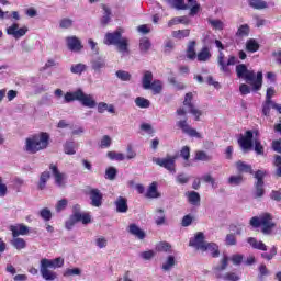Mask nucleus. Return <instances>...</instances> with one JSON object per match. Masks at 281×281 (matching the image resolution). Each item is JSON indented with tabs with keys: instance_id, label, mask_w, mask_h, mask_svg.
<instances>
[{
	"instance_id": "1",
	"label": "nucleus",
	"mask_w": 281,
	"mask_h": 281,
	"mask_svg": "<svg viewBox=\"0 0 281 281\" xmlns=\"http://www.w3.org/2000/svg\"><path fill=\"white\" fill-rule=\"evenodd\" d=\"M122 29H117L112 33H106L103 43L104 45H114L119 54H122V56H128V54H131V49L128 48L131 40H128V37L122 36Z\"/></svg>"
},
{
	"instance_id": "2",
	"label": "nucleus",
	"mask_w": 281,
	"mask_h": 281,
	"mask_svg": "<svg viewBox=\"0 0 281 281\" xmlns=\"http://www.w3.org/2000/svg\"><path fill=\"white\" fill-rule=\"evenodd\" d=\"M237 78H243L247 85L252 87L254 91H260L262 89V71H258L257 75L254 70H249L245 64L236 66Z\"/></svg>"
},
{
	"instance_id": "3",
	"label": "nucleus",
	"mask_w": 281,
	"mask_h": 281,
	"mask_svg": "<svg viewBox=\"0 0 281 281\" xmlns=\"http://www.w3.org/2000/svg\"><path fill=\"white\" fill-rule=\"evenodd\" d=\"M49 146V134L42 132L25 139L24 150L31 155H36Z\"/></svg>"
},
{
	"instance_id": "4",
	"label": "nucleus",
	"mask_w": 281,
	"mask_h": 281,
	"mask_svg": "<svg viewBox=\"0 0 281 281\" xmlns=\"http://www.w3.org/2000/svg\"><path fill=\"white\" fill-rule=\"evenodd\" d=\"M65 265V259L63 257L55 258V259H47L43 258L40 261V272L44 280L46 281H54L58 278V274L50 269H59Z\"/></svg>"
},
{
	"instance_id": "5",
	"label": "nucleus",
	"mask_w": 281,
	"mask_h": 281,
	"mask_svg": "<svg viewBox=\"0 0 281 281\" xmlns=\"http://www.w3.org/2000/svg\"><path fill=\"white\" fill-rule=\"evenodd\" d=\"M249 225L256 229L261 225V234L263 236H271L273 229H276V223L273 222V215L270 213H262L259 216H254L249 221Z\"/></svg>"
},
{
	"instance_id": "6",
	"label": "nucleus",
	"mask_w": 281,
	"mask_h": 281,
	"mask_svg": "<svg viewBox=\"0 0 281 281\" xmlns=\"http://www.w3.org/2000/svg\"><path fill=\"white\" fill-rule=\"evenodd\" d=\"M175 10H189V16H196L201 12V4L196 0H165Z\"/></svg>"
},
{
	"instance_id": "7",
	"label": "nucleus",
	"mask_w": 281,
	"mask_h": 281,
	"mask_svg": "<svg viewBox=\"0 0 281 281\" xmlns=\"http://www.w3.org/2000/svg\"><path fill=\"white\" fill-rule=\"evenodd\" d=\"M215 46L221 49L217 56V65L220 67V71L224 74H229V67L236 65V56L229 55L227 61H225V54L223 49H225V45L218 40H215Z\"/></svg>"
},
{
	"instance_id": "8",
	"label": "nucleus",
	"mask_w": 281,
	"mask_h": 281,
	"mask_svg": "<svg viewBox=\"0 0 281 281\" xmlns=\"http://www.w3.org/2000/svg\"><path fill=\"white\" fill-rule=\"evenodd\" d=\"M227 265H229V257L224 256L221 259V265L213 268V273L215 278L218 280H226V281H238L240 280V277L236 274L235 272H227L223 274V271L227 269Z\"/></svg>"
},
{
	"instance_id": "9",
	"label": "nucleus",
	"mask_w": 281,
	"mask_h": 281,
	"mask_svg": "<svg viewBox=\"0 0 281 281\" xmlns=\"http://www.w3.org/2000/svg\"><path fill=\"white\" fill-rule=\"evenodd\" d=\"M177 115H179L180 117H184L176 123L178 128L182 130V133H184L186 135H189V137H196V139H203V136L201 135V133H199L196 130L192 128L188 124V116H186L187 115L186 109L183 108L178 109Z\"/></svg>"
},
{
	"instance_id": "10",
	"label": "nucleus",
	"mask_w": 281,
	"mask_h": 281,
	"mask_svg": "<svg viewBox=\"0 0 281 281\" xmlns=\"http://www.w3.org/2000/svg\"><path fill=\"white\" fill-rule=\"evenodd\" d=\"M265 177H267V171L265 170H257L255 172V199H262L265 196Z\"/></svg>"
},
{
	"instance_id": "11",
	"label": "nucleus",
	"mask_w": 281,
	"mask_h": 281,
	"mask_svg": "<svg viewBox=\"0 0 281 281\" xmlns=\"http://www.w3.org/2000/svg\"><path fill=\"white\" fill-rule=\"evenodd\" d=\"M86 194L89 196L92 207H102V199H104V195L100 189L89 187L86 190Z\"/></svg>"
},
{
	"instance_id": "12",
	"label": "nucleus",
	"mask_w": 281,
	"mask_h": 281,
	"mask_svg": "<svg viewBox=\"0 0 281 281\" xmlns=\"http://www.w3.org/2000/svg\"><path fill=\"white\" fill-rule=\"evenodd\" d=\"M154 164L169 170V172H177L175 169V162L177 161V156H167L165 158H153Z\"/></svg>"
},
{
	"instance_id": "13",
	"label": "nucleus",
	"mask_w": 281,
	"mask_h": 281,
	"mask_svg": "<svg viewBox=\"0 0 281 281\" xmlns=\"http://www.w3.org/2000/svg\"><path fill=\"white\" fill-rule=\"evenodd\" d=\"M30 32V29L27 26H19V23H13L9 27H7V34L8 36H12L15 41H19L20 38H23L25 34Z\"/></svg>"
},
{
	"instance_id": "14",
	"label": "nucleus",
	"mask_w": 281,
	"mask_h": 281,
	"mask_svg": "<svg viewBox=\"0 0 281 281\" xmlns=\"http://www.w3.org/2000/svg\"><path fill=\"white\" fill-rule=\"evenodd\" d=\"M49 170L52 171L55 179V184L58 188H65V186L67 184V173L60 172V170H58V166L54 164L49 165Z\"/></svg>"
},
{
	"instance_id": "15",
	"label": "nucleus",
	"mask_w": 281,
	"mask_h": 281,
	"mask_svg": "<svg viewBox=\"0 0 281 281\" xmlns=\"http://www.w3.org/2000/svg\"><path fill=\"white\" fill-rule=\"evenodd\" d=\"M77 101L80 102L82 106H87L88 109H95L98 106V102H95L93 94H87L85 91H82V89H79Z\"/></svg>"
},
{
	"instance_id": "16",
	"label": "nucleus",
	"mask_w": 281,
	"mask_h": 281,
	"mask_svg": "<svg viewBox=\"0 0 281 281\" xmlns=\"http://www.w3.org/2000/svg\"><path fill=\"white\" fill-rule=\"evenodd\" d=\"M243 153H249L254 148V132L247 131L245 136L238 139Z\"/></svg>"
},
{
	"instance_id": "17",
	"label": "nucleus",
	"mask_w": 281,
	"mask_h": 281,
	"mask_svg": "<svg viewBox=\"0 0 281 281\" xmlns=\"http://www.w3.org/2000/svg\"><path fill=\"white\" fill-rule=\"evenodd\" d=\"M192 98H193L192 92H188L184 97L183 104L184 106H188L190 114L194 115L195 121L199 122L201 115H203V112L194 108V104H192Z\"/></svg>"
},
{
	"instance_id": "18",
	"label": "nucleus",
	"mask_w": 281,
	"mask_h": 281,
	"mask_svg": "<svg viewBox=\"0 0 281 281\" xmlns=\"http://www.w3.org/2000/svg\"><path fill=\"white\" fill-rule=\"evenodd\" d=\"M205 234L203 232H199L195 234L194 238H191L189 241V247H194L195 249H200V251L203 250V247H205Z\"/></svg>"
},
{
	"instance_id": "19",
	"label": "nucleus",
	"mask_w": 281,
	"mask_h": 281,
	"mask_svg": "<svg viewBox=\"0 0 281 281\" xmlns=\"http://www.w3.org/2000/svg\"><path fill=\"white\" fill-rule=\"evenodd\" d=\"M114 205L119 214H126L128 212V200L124 196L116 198Z\"/></svg>"
},
{
	"instance_id": "20",
	"label": "nucleus",
	"mask_w": 281,
	"mask_h": 281,
	"mask_svg": "<svg viewBox=\"0 0 281 281\" xmlns=\"http://www.w3.org/2000/svg\"><path fill=\"white\" fill-rule=\"evenodd\" d=\"M66 42L70 52H80L82 49V42L76 36L67 37Z\"/></svg>"
},
{
	"instance_id": "21",
	"label": "nucleus",
	"mask_w": 281,
	"mask_h": 281,
	"mask_svg": "<svg viewBox=\"0 0 281 281\" xmlns=\"http://www.w3.org/2000/svg\"><path fill=\"white\" fill-rule=\"evenodd\" d=\"M91 69L95 74H100L102 69H106V59L104 57H97L91 60Z\"/></svg>"
},
{
	"instance_id": "22",
	"label": "nucleus",
	"mask_w": 281,
	"mask_h": 281,
	"mask_svg": "<svg viewBox=\"0 0 281 281\" xmlns=\"http://www.w3.org/2000/svg\"><path fill=\"white\" fill-rule=\"evenodd\" d=\"M10 231L12 232L13 238H19V236H27V234H30V227L23 224L11 226Z\"/></svg>"
},
{
	"instance_id": "23",
	"label": "nucleus",
	"mask_w": 281,
	"mask_h": 281,
	"mask_svg": "<svg viewBox=\"0 0 281 281\" xmlns=\"http://www.w3.org/2000/svg\"><path fill=\"white\" fill-rule=\"evenodd\" d=\"M128 234L138 238V240H144L146 238V232H144L137 224H130L127 228Z\"/></svg>"
},
{
	"instance_id": "24",
	"label": "nucleus",
	"mask_w": 281,
	"mask_h": 281,
	"mask_svg": "<svg viewBox=\"0 0 281 281\" xmlns=\"http://www.w3.org/2000/svg\"><path fill=\"white\" fill-rule=\"evenodd\" d=\"M202 251H210L212 258H218L221 251L218 250V245L216 243H207L202 246Z\"/></svg>"
},
{
	"instance_id": "25",
	"label": "nucleus",
	"mask_w": 281,
	"mask_h": 281,
	"mask_svg": "<svg viewBox=\"0 0 281 281\" xmlns=\"http://www.w3.org/2000/svg\"><path fill=\"white\" fill-rule=\"evenodd\" d=\"M153 85V71L145 70L142 78V87L145 91L150 90V86Z\"/></svg>"
},
{
	"instance_id": "26",
	"label": "nucleus",
	"mask_w": 281,
	"mask_h": 281,
	"mask_svg": "<svg viewBox=\"0 0 281 281\" xmlns=\"http://www.w3.org/2000/svg\"><path fill=\"white\" fill-rule=\"evenodd\" d=\"M247 243L250 245V247H252V249H258V251H267V245L262 241H258L256 237H248Z\"/></svg>"
},
{
	"instance_id": "27",
	"label": "nucleus",
	"mask_w": 281,
	"mask_h": 281,
	"mask_svg": "<svg viewBox=\"0 0 281 281\" xmlns=\"http://www.w3.org/2000/svg\"><path fill=\"white\" fill-rule=\"evenodd\" d=\"M236 168H237L238 172L254 175V167H251V165H249L243 160H239L236 162Z\"/></svg>"
},
{
	"instance_id": "28",
	"label": "nucleus",
	"mask_w": 281,
	"mask_h": 281,
	"mask_svg": "<svg viewBox=\"0 0 281 281\" xmlns=\"http://www.w3.org/2000/svg\"><path fill=\"white\" fill-rule=\"evenodd\" d=\"M103 15L101 18V25L106 27L109 23H111V8L106 7V4H102Z\"/></svg>"
},
{
	"instance_id": "29",
	"label": "nucleus",
	"mask_w": 281,
	"mask_h": 281,
	"mask_svg": "<svg viewBox=\"0 0 281 281\" xmlns=\"http://www.w3.org/2000/svg\"><path fill=\"white\" fill-rule=\"evenodd\" d=\"M179 24L190 25V19L186 15L176 16L168 22V27H172V25H179Z\"/></svg>"
},
{
	"instance_id": "30",
	"label": "nucleus",
	"mask_w": 281,
	"mask_h": 281,
	"mask_svg": "<svg viewBox=\"0 0 281 281\" xmlns=\"http://www.w3.org/2000/svg\"><path fill=\"white\" fill-rule=\"evenodd\" d=\"M150 47H153V43H150V40L148 37H142L139 40L140 54H148V52L150 50Z\"/></svg>"
},
{
	"instance_id": "31",
	"label": "nucleus",
	"mask_w": 281,
	"mask_h": 281,
	"mask_svg": "<svg viewBox=\"0 0 281 281\" xmlns=\"http://www.w3.org/2000/svg\"><path fill=\"white\" fill-rule=\"evenodd\" d=\"M186 196L191 205H199L201 203V195L196 191H189L186 193Z\"/></svg>"
},
{
	"instance_id": "32",
	"label": "nucleus",
	"mask_w": 281,
	"mask_h": 281,
	"mask_svg": "<svg viewBox=\"0 0 281 281\" xmlns=\"http://www.w3.org/2000/svg\"><path fill=\"white\" fill-rule=\"evenodd\" d=\"M195 58H198L199 63H207L212 58V53H210V48L203 47Z\"/></svg>"
},
{
	"instance_id": "33",
	"label": "nucleus",
	"mask_w": 281,
	"mask_h": 281,
	"mask_svg": "<svg viewBox=\"0 0 281 281\" xmlns=\"http://www.w3.org/2000/svg\"><path fill=\"white\" fill-rule=\"evenodd\" d=\"M154 95H159V93H161V91H164V82L159 79H155L149 88Z\"/></svg>"
},
{
	"instance_id": "34",
	"label": "nucleus",
	"mask_w": 281,
	"mask_h": 281,
	"mask_svg": "<svg viewBox=\"0 0 281 281\" xmlns=\"http://www.w3.org/2000/svg\"><path fill=\"white\" fill-rule=\"evenodd\" d=\"M52 178V173L49 171H44L40 176V181H38V189L40 190H45V187L47 186V181Z\"/></svg>"
},
{
	"instance_id": "35",
	"label": "nucleus",
	"mask_w": 281,
	"mask_h": 281,
	"mask_svg": "<svg viewBox=\"0 0 281 281\" xmlns=\"http://www.w3.org/2000/svg\"><path fill=\"white\" fill-rule=\"evenodd\" d=\"M196 42L192 41L189 43L188 48H187V58L189 60H194L196 58Z\"/></svg>"
},
{
	"instance_id": "36",
	"label": "nucleus",
	"mask_w": 281,
	"mask_h": 281,
	"mask_svg": "<svg viewBox=\"0 0 281 281\" xmlns=\"http://www.w3.org/2000/svg\"><path fill=\"white\" fill-rule=\"evenodd\" d=\"M115 76L122 82H131V80L133 78V75H131V72H128L126 70H117L115 72Z\"/></svg>"
},
{
	"instance_id": "37",
	"label": "nucleus",
	"mask_w": 281,
	"mask_h": 281,
	"mask_svg": "<svg viewBox=\"0 0 281 281\" xmlns=\"http://www.w3.org/2000/svg\"><path fill=\"white\" fill-rule=\"evenodd\" d=\"M246 49L247 52H250L251 54L258 52L260 49V44L254 38H250L246 42Z\"/></svg>"
},
{
	"instance_id": "38",
	"label": "nucleus",
	"mask_w": 281,
	"mask_h": 281,
	"mask_svg": "<svg viewBox=\"0 0 281 281\" xmlns=\"http://www.w3.org/2000/svg\"><path fill=\"white\" fill-rule=\"evenodd\" d=\"M249 5L254 8V10H266V8H269V4L263 0L249 1Z\"/></svg>"
},
{
	"instance_id": "39",
	"label": "nucleus",
	"mask_w": 281,
	"mask_h": 281,
	"mask_svg": "<svg viewBox=\"0 0 281 281\" xmlns=\"http://www.w3.org/2000/svg\"><path fill=\"white\" fill-rule=\"evenodd\" d=\"M71 74H76L77 76H82L85 71H87V65L85 64H75L70 67Z\"/></svg>"
},
{
	"instance_id": "40",
	"label": "nucleus",
	"mask_w": 281,
	"mask_h": 281,
	"mask_svg": "<svg viewBox=\"0 0 281 281\" xmlns=\"http://www.w3.org/2000/svg\"><path fill=\"white\" fill-rule=\"evenodd\" d=\"M172 36L173 38H178V41H181L182 38H188V36H190V29L173 31Z\"/></svg>"
},
{
	"instance_id": "41",
	"label": "nucleus",
	"mask_w": 281,
	"mask_h": 281,
	"mask_svg": "<svg viewBox=\"0 0 281 281\" xmlns=\"http://www.w3.org/2000/svg\"><path fill=\"white\" fill-rule=\"evenodd\" d=\"M64 153L66 155H76V143L72 140H68L64 145Z\"/></svg>"
},
{
	"instance_id": "42",
	"label": "nucleus",
	"mask_w": 281,
	"mask_h": 281,
	"mask_svg": "<svg viewBox=\"0 0 281 281\" xmlns=\"http://www.w3.org/2000/svg\"><path fill=\"white\" fill-rule=\"evenodd\" d=\"M106 157L112 161H124V159H126L124 154L117 151H108Z\"/></svg>"
},
{
	"instance_id": "43",
	"label": "nucleus",
	"mask_w": 281,
	"mask_h": 281,
	"mask_svg": "<svg viewBox=\"0 0 281 281\" xmlns=\"http://www.w3.org/2000/svg\"><path fill=\"white\" fill-rule=\"evenodd\" d=\"M156 212L158 214L155 218L156 225H166V214L164 213V209H158Z\"/></svg>"
},
{
	"instance_id": "44",
	"label": "nucleus",
	"mask_w": 281,
	"mask_h": 281,
	"mask_svg": "<svg viewBox=\"0 0 281 281\" xmlns=\"http://www.w3.org/2000/svg\"><path fill=\"white\" fill-rule=\"evenodd\" d=\"M135 104L138 109H148L150 106V101L144 97H138L135 99Z\"/></svg>"
},
{
	"instance_id": "45",
	"label": "nucleus",
	"mask_w": 281,
	"mask_h": 281,
	"mask_svg": "<svg viewBox=\"0 0 281 281\" xmlns=\"http://www.w3.org/2000/svg\"><path fill=\"white\" fill-rule=\"evenodd\" d=\"M79 95H80V89H78L74 92H67L64 97V100L66 103L75 102V100H78Z\"/></svg>"
},
{
	"instance_id": "46",
	"label": "nucleus",
	"mask_w": 281,
	"mask_h": 281,
	"mask_svg": "<svg viewBox=\"0 0 281 281\" xmlns=\"http://www.w3.org/2000/svg\"><path fill=\"white\" fill-rule=\"evenodd\" d=\"M169 85H172L177 91H183L186 89V86L182 82L177 81V78L175 76L168 77Z\"/></svg>"
},
{
	"instance_id": "47",
	"label": "nucleus",
	"mask_w": 281,
	"mask_h": 281,
	"mask_svg": "<svg viewBox=\"0 0 281 281\" xmlns=\"http://www.w3.org/2000/svg\"><path fill=\"white\" fill-rule=\"evenodd\" d=\"M11 245H12L15 249H25L26 243H25V239H23V238L14 237V238L11 240Z\"/></svg>"
},
{
	"instance_id": "48",
	"label": "nucleus",
	"mask_w": 281,
	"mask_h": 281,
	"mask_svg": "<svg viewBox=\"0 0 281 281\" xmlns=\"http://www.w3.org/2000/svg\"><path fill=\"white\" fill-rule=\"evenodd\" d=\"M207 23L213 27V30H223L225 27V24H223V21L221 20H214L212 18L207 19Z\"/></svg>"
},
{
	"instance_id": "49",
	"label": "nucleus",
	"mask_w": 281,
	"mask_h": 281,
	"mask_svg": "<svg viewBox=\"0 0 281 281\" xmlns=\"http://www.w3.org/2000/svg\"><path fill=\"white\" fill-rule=\"evenodd\" d=\"M243 181H244V178L241 175L231 176L228 178V186H240Z\"/></svg>"
},
{
	"instance_id": "50",
	"label": "nucleus",
	"mask_w": 281,
	"mask_h": 281,
	"mask_svg": "<svg viewBox=\"0 0 281 281\" xmlns=\"http://www.w3.org/2000/svg\"><path fill=\"white\" fill-rule=\"evenodd\" d=\"M115 177H117V169L115 167H109L105 170V179H109V181H114Z\"/></svg>"
},
{
	"instance_id": "51",
	"label": "nucleus",
	"mask_w": 281,
	"mask_h": 281,
	"mask_svg": "<svg viewBox=\"0 0 281 281\" xmlns=\"http://www.w3.org/2000/svg\"><path fill=\"white\" fill-rule=\"evenodd\" d=\"M236 36H249V25L248 24H243L238 27L237 32H236Z\"/></svg>"
},
{
	"instance_id": "52",
	"label": "nucleus",
	"mask_w": 281,
	"mask_h": 281,
	"mask_svg": "<svg viewBox=\"0 0 281 281\" xmlns=\"http://www.w3.org/2000/svg\"><path fill=\"white\" fill-rule=\"evenodd\" d=\"M172 267H175V257L169 256L167 258L166 262L162 263V270L164 271H170Z\"/></svg>"
},
{
	"instance_id": "53",
	"label": "nucleus",
	"mask_w": 281,
	"mask_h": 281,
	"mask_svg": "<svg viewBox=\"0 0 281 281\" xmlns=\"http://www.w3.org/2000/svg\"><path fill=\"white\" fill-rule=\"evenodd\" d=\"M148 199H157V182H153L147 191Z\"/></svg>"
},
{
	"instance_id": "54",
	"label": "nucleus",
	"mask_w": 281,
	"mask_h": 281,
	"mask_svg": "<svg viewBox=\"0 0 281 281\" xmlns=\"http://www.w3.org/2000/svg\"><path fill=\"white\" fill-rule=\"evenodd\" d=\"M254 150L256 155H265V146H262V143H260V139H255L254 140Z\"/></svg>"
},
{
	"instance_id": "55",
	"label": "nucleus",
	"mask_w": 281,
	"mask_h": 281,
	"mask_svg": "<svg viewBox=\"0 0 281 281\" xmlns=\"http://www.w3.org/2000/svg\"><path fill=\"white\" fill-rule=\"evenodd\" d=\"M71 25H74V20L69 18L61 19L59 22V27H61V30H69Z\"/></svg>"
},
{
	"instance_id": "56",
	"label": "nucleus",
	"mask_w": 281,
	"mask_h": 281,
	"mask_svg": "<svg viewBox=\"0 0 281 281\" xmlns=\"http://www.w3.org/2000/svg\"><path fill=\"white\" fill-rule=\"evenodd\" d=\"M195 159L198 161H211L212 157H210L205 151H198L195 154Z\"/></svg>"
},
{
	"instance_id": "57",
	"label": "nucleus",
	"mask_w": 281,
	"mask_h": 281,
	"mask_svg": "<svg viewBox=\"0 0 281 281\" xmlns=\"http://www.w3.org/2000/svg\"><path fill=\"white\" fill-rule=\"evenodd\" d=\"M76 223H80V220H77V217L71 215L70 218L66 221V224H65L66 229L68 231L74 229V225H76Z\"/></svg>"
},
{
	"instance_id": "58",
	"label": "nucleus",
	"mask_w": 281,
	"mask_h": 281,
	"mask_svg": "<svg viewBox=\"0 0 281 281\" xmlns=\"http://www.w3.org/2000/svg\"><path fill=\"white\" fill-rule=\"evenodd\" d=\"M139 258H142L143 260H153V258H155V251L147 250L139 252Z\"/></svg>"
},
{
	"instance_id": "59",
	"label": "nucleus",
	"mask_w": 281,
	"mask_h": 281,
	"mask_svg": "<svg viewBox=\"0 0 281 281\" xmlns=\"http://www.w3.org/2000/svg\"><path fill=\"white\" fill-rule=\"evenodd\" d=\"M177 183L180 186H186L190 181V177L186 176V173H179L176 178Z\"/></svg>"
},
{
	"instance_id": "60",
	"label": "nucleus",
	"mask_w": 281,
	"mask_h": 281,
	"mask_svg": "<svg viewBox=\"0 0 281 281\" xmlns=\"http://www.w3.org/2000/svg\"><path fill=\"white\" fill-rule=\"evenodd\" d=\"M172 246H170V244L166 243V241H161L156 246L157 251H170Z\"/></svg>"
},
{
	"instance_id": "61",
	"label": "nucleus",
	"mask_w": 281,
	"mask_h": 281,
	"mask_svg": "<svg viewBox=\"0 0 281 281\" xmlns=\"http://www.w3.org/2000/svg\"><path fill=\"white\" fill-rule=\"evenodd\" d=\"M274 166H276V175L277 177H281V156L277 155L274 158Z\"/></svg>"
},
{
	"instance_id": "62",
	"label": "nucleus",
	"mask_w": 281,
	"mask_h": 281,
	"mask_svg": "<svg viewBox=\"0 0 281 281\" xmlns=\"http://www.w3.org/2000/svg\"><path fill=\"white\" fill-rule=\"evenodd\" d=\"M40 215L44 221H52V211L49 209H42Z\"/></svg>"
},
{
	"instance_id": "63",
	"label": "nucleus",
	"mask_w": 281,
	"mask_h": 281,
	"mask_svg": "<svg viewBox=\"0 0 281 281\" xmlns=\"http://www.w3.org/2000/svg\"><path fill=\"white\" fill-rule=\"evenodd\" d=\"M192 221H194L192 215H184L181 222L182 227H190V225H192Z\"/></svg>"
},
{
	"instance_id": "64",
	"label": "nucleus",
	"mask_w": 281,
	"mask_h": 281,
	"mask_svg": "<svg viewBox=\"0 0 281 281\" xmlns=\"http://www.w3.org/2000/svg\"><path fill=\"white\" fill-rule=\"evenodd\" d=\"M111 146V136L104 135L101 139V148H109Z\"/></svg>"
}]
</instances>
